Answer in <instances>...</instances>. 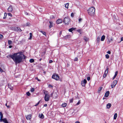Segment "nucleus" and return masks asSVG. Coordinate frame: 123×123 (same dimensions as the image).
<instances>
[{
	"mask_svg": "<svg viewBox=\"0 0 123 123\" xmlns=\"http://www.w3.org/2000/svg\"><path fill=\"white\" fill-rule=\"evenodd\" d=\"M102 90V87H99L98 89V92L99 93Z\"/></svg>",
	"mask_w": 123,
	"mask_h": 123,
	"instance_id": "2f4dec72",
	"label": "nucleus"
},
{
	"mask_svg": "<svg viewBox=\"0 0 123 123\" xmlns=\"http://www.w3.org/2000/svg\"><path fill=\"white\" fill-rule=\"evenodd\" d=\"M29 61L30 62L32 63L34 62V59H31Z\"/></svg>",
	"mask_w": 123,
	"mask_h": 123,
	"instance_id": "cd10ccee",
	"label": "nucleus"
},
{
	"mask_svg": "<svg viewBox=\"0 0 123 123\" xmlns=\"http://www.w3.org/2000/svg\"><path fill=\"white\" fill-rule=\"evenodd\" d=\"M30 38H29V39L31 40L32 39V34L31 33H30Z\"/></svg>",
	"mask_w": 123,
	"mask_h": 123,
	"instance_id": "a878e982",
	"label": "nucleus"
},
{
	"mask_svg": "<svg viewBox=\"0 0 123 123\" xmlns=\"http://www.w3.org/2000/svg\"><path fill=\"white\" fill-rule=\"evenodd\" d=\"M7 15L8 16H11V17L12 16V14L11 13H8Z\"/></svg>",
	"mask_w": 123,
	"mask_h": 123,
	"instance_id": "4c0bfd02",
	"label": "nucleus"
},
{
	"mask_svg": "<svg viewBox=\"0 0 123 123\" xmlns=\"http://www.w3.org/2000/svg\"><path fill=\"white\" fill-rule=\"evenodd\" d=\"M67 105V104L65 103H63L62 105V107H66Z\"/></svg>",
	"mask_w": 123,
	"mask_h": 123,
	"instance_id": "bb28decb",
	"label": "nucleus"
},
{
	"mask_svg": "<svg viewBox=\"0 0 123 123\" xmlns=\"http://www.w3.org/2000/svg\"><path fill=\"white\" fill-rule=\"evenodd\" d=\"M109 94V92L108 91L107 92L105 93V96L106 97H108Z\"/></svg>",
	"mask_w": 123,
	"mask_h": 123,
	"instance_id": "ddd939ff",
	"label": "nucleus"
},
{
	"mask_svg": "<svg viewBox=\"0 0 123 123\" xmlns=\"http://www.w3.org/2000/svg\"><path fill=\"white\" fill-rule=\"evenodd\" d=\"M105 36L104 35H103L101 38V40L102 41H103L105 38Z\"/></svg>",
	"mask_w": 123,
	"mask_h": 123,
	"instance_id": "f3484780",
	"label": "nucleus"
},
{
	"mask_svg": "<svg viewBox=\"0 0 123 123\" xmlns=\"http://www.w3.org/2000/svg\"><path fill=\"white\" fill-rule=\"evenodd\" d=\"M90 77H88L87 78V80H88L89 81L90 80Z\"/></svg>",
	"mask_w": 123,
	"mask_h": 123,
	"instance_id": "c03bdc74",
	"label": "nucleus"
},
{
	"mask_svg": "<svg viewBox=\"0 0 123 123\" xmlns=\"http://www.w3.org/2000/svg\"><path fill=\"white\" fill-rule=\"evenodd\" d=\"M6 57L8 58H11L14 62L17 64L21 62L23 58L24 59L25 58V56L22 52H19L14 53L12 55H8L6 56Z\"/></svg>",
	"mask_w": 123,
	"mask_h": 123,
	"instance_id": "f257e3e1",
	"label": "nucleus"
},
{
	"mask_svg": "<svg viewBox=\"0 0 123 123\" xmlns=\"http://www.w3.org/2000/svg\"><path fill=\"white\" fill-rule=\"evenodd\" d=\"M87 11L88 13L90 15L93 16L95 13V9L94 7H92L89 8Z\"/></svg>",
	"mask_w": 123,
	"mask_h": 123,
	"instance_id": "f03ea898",
	"label": "nucleus"
},
{
	"mask_svg": "<svg viewBox=\"0 0 123 123\" xmlns=\"http://www.w3.org/2000/svg\"><path fill=\"white\" fill-rule=\"evenodd\" d=\"M87 83V81L86 80L84 79L83 81H82L81 82V84L83 86H84L85 84Z\"/></svg>",
	"mask_w": 123,
	"mask_h": 123,
	"instance_id": "1a4fd4ad",
	"label": "nucleus"
},
{
	"mask_svg": "<svg viewBox=\"0 0 123 123\" xmlns=\"http://www.w3.org/2000/svg\"><path fill=\"white\" fill-rule=\"evenodd\" d=\"M121 41H123V37H122L121 38Z\"/></svg>",
	"mask_w": 123,
	"mask_h": 123,
	"instance_id": "4d7b16f0",
	"label": "nucleus"
},
{
	"mask_svg": "<svg viewBox=\"0 0 123 123\" xmlns=\"http://www.w3.org/2000/svg\"><path fill=\"white\" fill-rule=\"evenodd\" d=\"M77 31H78L79 32H80V30H77Z\"/></svg>",
	"mask_w": 123,
	"mask_h": 123,
	"instance_id": "680f3d73",
	"label": "nucleus"
},
{
	"mask_svg": "<svg viewBox=\"0 0 123 123\" xmlns=\"http://www.w3.org/2000/svg\"><path fill=\"white\" fill-rule=\"evenodd\" d=\"M35 79H36L38 81H40V80H39V79H38V78L37 77H35Z\"/></svg>",
	"mask_w": 123,
	"mask_h": 123,
	"instance_id": "37998d69",
	"label": "nucleus"
},
{
	"mask_svg": "<svg viewBox=\"0 0 123 123\" xmlns=\"http://www.w3.org/2000/svg\"><path fill=\"white\" fill-rule=\"evenodd\" d=\"M14 31H16L18 32H20L22 31L21 29L18 27H15L13 29Z\"/></svg>",
	"mask_w": 123,
	"mask_h": 123,
	"instance_id": "0eeeda50",
	"label": "nucleus"
},
{
	"mask_svg": "<svg viewBox=\"0 0 123 123\" xmlns=\"http://www.w3.org/2000/svg\"><path fill=\"white\" fill-rule=\"evenodd\" d=\"M108 69H109V68H108L107 67V68H106V70H105L108 71Z\"/></svg>",
	"mask_w": 123,
	"mask_h": 123,
	"instance_id": "864d4df0",
	"label": "nucleus"
},
{
	"mask_svg": "<svg viewBox=\"0 0 123 123\" xmlns=\"http://www.w3.org/2000/svg\"><path fill=\"white\" fill-rule=\"evenodd\" d=\"M3 37V36L2 35L0 34V40H1V39H2Z\"/></svg>",
	"mask_w": 123,
	"mask_h": 123,
	"instance_id": "c9c22d12",
	"label": "nucleus"
},
{
	"mask_svg": "<svg viewBox=\"0 0 123 123\" xmlns=\"http://www.w3.org/2000/svg\"><path fill=\"white\" fill-rule=\"evenodd\" d=\"M3 121L4 123H9L7 120L6 118H5L3 119V120H2V122Z\"/></svg>",
	"mask_w": 123,
	"mask_h": 123,
	"instance_id": "4468645a",
	"label": "nucleus"
},
{
	"mask_svg": "<svg viewBox=\"0 0 123 123\" xmlns=\"http://www.w3.org/2000/svg\"><path fill=\"white\" fill-rule=\"evenodd\" d=\"M49 23L50 25L49 26V28L50 29L51 27L53 26V22L51 21H49Z\"/></svg>",
	"mask_w": 123,
	"mask_h": 123,
	"instance_id": "dca6fc26",
	"label": "nucleus"
},
{
	"mask_svg": "<svg viewBox=\"0 0 123 123\" xmlns=\"http://www.w3.org/2000/svg\"><path fill=\"white\" fill-rule=\"evenodd\" d=\"M12 47V46H11V45H10L9 46V48H11Z\"/></svg>",
	"mask_w": 123,
	"mask_h": 123,
	"instance_id": "052dcab7",
	"label": "nucleus"
},
{
	"mask_svg": "<svg viewBox=\"0 0 123 123\" xmlns=\"http://www.w3.org/2000/svg\"><path fill=\"white\" fill-rule=\"evenodd\" d=\"M80 100H79L78 102V103H77L76 104V105H79L80 103Z\"/></svg>",
	"mask_w": 123,
	"mask_h": 123,
	"instance_id": "ea45409f",
	"label": "nucleus"
},
{
	"mask_svg": "<svg viewBox=\"0 0 123 123\" xmlns=\"http://www.w3.org/2000/svg\"><path fill=\"white\" fill-rule=\"evenodd\" d=\"M117 116V113H116L115 114L114 117V119H116Z\"/></svg>",
	"mask_w": 123,
	"mask_h": 123,
	"instance_id": "5701e85b",
	"label": "nucleus"
},
{
	"mask_svg": "<svg viewBox=\"0 0 123 123\" xmlns=\"http://www.w3.org/2000/svg\"><path fill=\"white\" fill-rule=\"evenodd\" d=\"M4 15H5H5H6H6H7V14H6V13H5V14H4Z\"/></svg>",
	"mask_w": 123,
	"mask_h": 123,
	"instance_id": "e2e57ef3",
	"label": "nucleus"
},
{
	"mask_svg": "<svg viewBox=\"0 0 123 123\" xmlns=\"http://www.w3.org/2000/svg\"><path fill=\"white\" fill-rule=\"evenodd\" d=\"M69 5V3H67L65 5V7L67 8H68V6Z\"/></svg>",
	"mask_w": 123,
	"mask_h": 123,
	"instance_id": "b1692460",
	"label": "nucleus"
},
{
	"mask_svg": "<svg viewBox=\"0 0 123 123\" xmlns=\"http://www.w3.org/2000/svg\"><path fill=\"white\" fill-rule=\"evenodd\" d=\"M52 94H53V93H52L51 94V95L52 96Z\"/></svg>",
	"mask_w": 123,
	"mask_h": 123,
	"instance_id": "774afa93",
	"label": "nucleus"
},
{
	"mask_svg": "<svg viewBox=\"0 0 123 123\" xmlns=\"http://www.w3.org/2000/svg\"><path fill=\"white\" fill-rule=\"evenodd\" d=\"M117 73L118 71H116L115 73V75L112 79L113 80H114L115 78V77H116V76L117 75Z\"/></svg>",
	"mask_w": 123,
	"mask_h": 123,
	"instance_id": "aec40b11",
	"label": "nucleus"
},
{
	"mask_svg": "<svg viewBox=\"0 0 123 123\" xmlns=\"http://www.w3.org/2000/svg\"><path fill=\"white\" fill-rule=\"evenodd\" d=\"M47 105L46 104H45L44 105V106L46 107L47 106Z\"/></svg>",
	"mask_w": 123,
	"mask_h": 123,
	"instance_id": "6e6d98bb",
	"label": "nucleus"
},
{
	"mask_svg": "<svg viewBox=\"0 0 123 123\" xmlns=\"http://www.w3.org/2000/svg\"><path fill=\"white\" fill-rule=\"evenodd\" d=\"M105 57L107 59H108L109 57V55L107 54L105 55Z\"/></svg>",
	"mask_w": 123,
	"mask_h": 123,
	"instance_id": "473e14b6",
	"label": "nucleus"
},
{
	"mask_svg": "<svg viewBox=\"0 0 123 123\" xmlns=\"http://www.w3.org/2000/svg\"><path fill=\"white\" fill-rule=\"evenodd\" d=\"M113 38H111L110 40H109L107 41V43L108 44H109L111 42H112L113 41Z\"/></svg>",
	"mask_w": 123,
	"mask_h": 123,
	"instance_id": "412c9836",
	"label": "nucleus"
},
{
	"mask_svg": "<svg viewBox=\"0 0 123 123\" xmlns=\"http://www.w3.org/2000/svg\"><path fill=\"white\" fill-rule=\"evenodd\" d=\"M100 37H97V43H98L99 41H100Z\"/></svg>",
	"mask_w": 123,
	"mask_h": 123,
	"instance_id": "393cba45",
	"label": "nucleus"
},
{
	"mask_svg": "<svg viewBox=\"0 0 123 123\" xmlns=\"http://www.w3.org/2000/svg\"><path fill=\"white\" fill-rule=\"evenodd\" d=\"M78 60V58L77 57H76L75 58L74 61H77Z\"/></svg>",
	"mask_w": 123,
	"mask_h": 123,
	"instance_id": "3c124183",
	"label": "nucleus"
},
{
	"mask_svg": "<svg viewBox=\"0 0 123 123\" xmlns=\"http://www.w3.org/2000/svg\"><path fill=\"white\" fill-rule=\"evenodd\" d=\"M49 87H52L53 86H52L51 85H49Z\"/></svg>",
	"mask_w": 123,
	"mask_h": 123,
	"instance_id": "5fc2aeb1",
	"label": "nucleus"
},
{
	"mask_svg": "<svg viewBox=\"0 0 123 123\" xmlns=\"http://www.w3.org/2000/svg\"><path fill=\"white\" fill-rule=\"evenodd\" d=\"M39 117L40 118H44V116L42 114L41 115L40 114L39 116Z\"/></svg>",
	"mask_w": 123,
	"mask_h": 123,
	"instance_id": "4be33fe9",
	"label": "nucleus"
},
{
	"mask_svg": "<svg viewBox=\"0 0 123 123\" xmlns=\"http://www.w3.org/2000/svg\"><path fill=\"white\" fill-rule=\"evenodd\" d=\"M7 108H9L10 107V106L9 105H7Z\"/></svg>",
	"mask_w": 123,
	"mask_h": 123,
	"instance_id": "bf43d9fd",
	"label": "nucleus"
},
{
	"mask_svg": "<svg viewBox=\"0 0 123 123\" xmlns=\"http://www.w3.org/2000/svg\"><path fill=\"white\" fill-rule=\"evenodd\" d=\"M53 62V61L51 60H50L49 61V63H51Z\"/></svg>",
	"mask_w": 123,
	"mask_h": 123,
	"instance_id": "09e8293b",
	"label": "nucleus"
},
{
	"mask_svg": "<svg viewBox=\"0 0 123 123\" xmlns=\"http://www.w3.org/2000/svg\"><path fill=\"white\" fill-rule=\"evenodd\" d=\"M71 16L72 17H73L74 16V14L73 13H72L71 14Z\"/></svg>",
	"mask_w": 123,
	"mask_h": 123,
	"instance_id": "49530a36",
	"label": "nucleus"
},
{
	"mask_svg": "<svg viewBox=\"0 0 123 123\" xmlns=\"http://www.w3.org/2000/svg\"><path fill=\"white\" fill-rule=\"evenodd\" d=\"M73 98H72L70 100V103H72L73 102Z\"/></svg>",
	"mask_w": 123,
	"mask_h": 123,
	"instance_id": "79ce46f5",
	"label": "nucleus"
},
{
	"mask_svg": "<svg viewBox=\"0 0 123 123\" xmlns=\"http://www.w3.org/2000/svg\"><path fill=\"white\" fill-rule=\"evenodd\" d=\"M52 78L56 80H58L59 79V77L58 75L55 74L53 75Z\"/></svg>",
	"mask_w": 123,
	"mask_h": 123,
	"instance_id": "39448f33",
	"label": "nucleus"
},
{
	"mask_svg": "<svg viewBox=\"0 0 123 123\" xmlns=\"http://www.w3.org/2000/svg\"><path fill=\"white\" fill-rule=\"evenodd\" d=\"M40 101H39L37 103V104H36L35 105V106H37L39 104V103H40Z\"/></svg>",
	"mask_w": 123,
	"mask_h": 123,
	"instance_id": "a19ab883",
	"label": "nucleus"
},
{
	"mask_svg": "<svg viewBox=\"0 0 123 123\" xmlns=\"http://www.w3.org/2000/svg\"><path fill=\"white\" fill-rule=\"evenodd\" d=\"M111 106V104L110 103H108L106 107L108 109H109Z\"/></svg>",
	"mask_w": 123,
	"mask_h": 123,
	"instance_id": "2eb2a0df",
	"label": "nucleus"
},
{
	"mask_svg": "<svg viewBox=\"0 0 123 123\" xmlns=\"http://www.w3.org/2000/svg\"><path fill=\"white\" fill-rule=\"evenodd\" d=\"M34 91H35L34 88H32L31 89V92H34Z\"/></svg>",
	"mask_w": 123,
	"mask_h": 123,
	"instance_id": "7c9ffc66",
	"label": "nucleus"
},
{
	"mask_svg": "<svg viewBox=\"0 0 123 123\" xmlns=\"http://www.w3.org/2000/svg\"><path fill=\"white\" fill-rule=\"evenodd\" d=\"M107 53L109 54H110L111 53V52L110 51H107Z\"/></svg>",
	"mask_w": 123,
	"mask_h": 123,
	"instance_id": "8fccbe9b",
	"label": "nucleus"
},
{
	"mask_svg": "<svg viewBox=\"0 0 123 123\" xmlns=\"http://www.w3.org/2000/svg\"><path fill=\"white\" fill-rule=\"evenodd\" d=\"M117 83V81L116 80H114L111 85L112 88L114 87Z\"/></svg>",
	"mask_w": 123,
	"mask_h": 123,
	"instance_id": "423d86ee",
	"label": "nucleus"
},
{
	"mask_svg": "<svg viewBox=\"0 0 123 123\" xmlns=\"http://www.w3.org/2000/svg\"><path fill=\"white\" fill-rule=\"evenodd\" d=\"M47 92H46V93L45 92H44V94H45L44 98V100L45 101H47L49 100L50 98V96L47 93Z\"/></svg>",
	"mask_w": 123,
	"mask_h": 123,
	"instance_id": "20e7f679",
	"label": "nucleus"
},
{
	"mask_svg": "<svg viewBox=\"0 0 123 123\" xmlns=\"http://www.w3.org/2000/svg\"><path fill=\"white\" fill-rule=\"evenodd\" d=\"M26 118L27 120L30 119L31 118V115H27L26 117Z\"/></svg>",
	"mask_w": 123,
	"mask_h": 123,
	"instance_id": "f8f14e48",
	"label": "nucleus"
},
{
	"mask_svg": "<svg viewBox=\"0 0 123 123\" xmlns=\"http://www.w3.org/2000/svg\"><path fill=\"white\" fill-rule=\"evenodd\" d=\"M62 20L61 19H59L57 20L56 21V23L57 24H59L62 23Z\"/></svg>",
	"mask_w": 123,
	"mask_h": 123,
	"instance_id": "9b49d317",
	"label": "nucleus"
},
{
	"mask_svg": "<svg viewBox=\"0 0 123 123\" xmlns=\"http://www.w3.org/2000/svg\"><path fill=\"white\" fill-rule=\"evenodd\" d=\"M40 32H41L42 33H43V35H45L46 33L45 32L43 31H40Z\"/></svg>",
	"mask_w": 123,
	"mask_h": 123,
	"instance_id": "f704fd0d",
	"label": "nucleus"
},
{
	"mask_svg": "<svg viewBox=\"0 0 123 123\" xmlns=\"http://www.w3.org/2000/svg\"><path fill=\"white\" fill-rule=\"evenodd\" d=\"M60 35H61L62 34V32L61 31L60 32Z\"/></svg>",
	"mask_w": 123,
	"mask_h": 123,
	"instance_id": "69168bd1",
	"label": "nucleus"
},
{
	"mask_svg": "<svg viewBox=\"0 0 123 123\" xmlns=\"http://www.w3.org/2000/svg\"><path fill=\"white\" fill-rule=\"evenodd\" d=\"M0 122H2V120H3V114L2 113V112H0Z\"/></svg>",
	"mask_w": 123,
	"mask_h": 123,
	"instance_id": "9d476101",
	"label": "nucleus"
},
{
	"mask_svg": "<svg viewBox=\"0 0 123 123\" xmlns=\"http://www.w3.org/2000/svg\"><path fill=\"white\" fill-rule=\"evenodd\" d=\"M5 105L7 106V103H6V104H5Z\"/></svg>",
	"mask_w": 123,
	"mask_h": 123,
	"instance_id": "338daca9",
	"label": "nucleus"
},
{
	"mask_svg": "<svg viewBox=\"0 0 123 123\" xmlns=\"http://www.w3.org/2000/svg\"><path fill=\"white\" fill-rule=\"evenodd\" d=\"M108 71L105 70V74H107L108 73Z\"/></svg>",
	"mask_w": 123,
	"mask_h": 123,
	"instance_id": "603ef678",
	"label": "nucleus"
},
{
	"mask_svg": "<svg viewBox=\"0 0 123 123\" xmlns=\"http://www.w3.org/2000/svg\"><path fill=\"white\" fill-rule=\"evenodd\" d=\"M75 28H72L69 29L68 30V31L70 32H72L73 30H75Z\"/></svg>",
	"mask_w": 123,
	"mask_h": 123,
	"instance_id": "6ab92c4d",
	"label": "nucleus"
},
{
	"mask_svg": "<svg viewBox=\"0 0 123 123\" xmlns=\"http://www.w3.org/2000/svg\"><path fill=\"white\" fill-rule=\"evenodd\" d=\"M106 75H107L106 74H105V73L104 74V75H103V77H104V78L106 76Z\"/></svg>",
	"mask_w": 123,
	"mask_h": 123,
	"instance_id": "de8ad7c7",
	"label": "nucleus"
},
{
	"mask_svg": "<svg viewBox=\"0 0 123 123\" xmlns=\"http://www.w3.org/2000/svg\"><path fill=\"white\" fill-rule=\"evenodd\" d=\"M75 123H80V122L78 121H77L75 122Z\"/></svg>",
	"mask_w": 123,
	"mask_h": 123,
	"instance_id": "13d9d810",
	"label": "nucleus"
},
{
	"mask_svg": "<svg viewBox=\"0 0 123 123\" xmlns=\"http://www.w3.org/2000/svg\"><path fill=\"white\" fill-rule=\"evenodd\" d=\"M13 7L12 6H10L8 8V11L9 12H11L13 10Z\"/></svg>",
	"mask_w": 123,
	"mask_h": 123,
	"instance_id": "6e6552de",
	"label": "nucleus"
},
{
	"mask_svg": "<svg viewBox=\"0 0 123 123\" xmlns=\"http://www.w3.org/2000/svg\"><path fill=\"white\" fill-rule=\"evenodd\" d=\"M82 19L81 18H80L79 19V23H80L82 20Z\"/></svg>",
	"mask_w": 123,
	"mask_h": 123,
	"instance_id": "58836bf2",
	"label": "nucleus"
},
{
	"mask_svg": "<svg viewBox=\"0 0 123 123\" xmlns=\"http://www.w3.org/2000/svg\"><path fill=\"white\" fill-rule=\"evenodd\" d=\"M30 23L29 22H27L26 24V26H30Z\"/></svg>",
	"mask_w": 123,
	"mask_h": 123,
	"instance_id": "72a5a7b5",
	"label": "nucleus"
},
{
	"mask_svg": "<svg viewBox=\"0 0 123 123\" xmlns=\"http://www.w3.org/2000/svg\"><path fill=\"white\" fill-rule=\"evenodd\" d=\"M53 16H50V18H53Z\"/></svg>",
	"mask_w": 123,
	"mask_h": 123,
	"instance_id": "0e129e2a",
	"label": "nucleus"
},
{
	"mask_svg": "<svg viewBox=\"0 0 123 123\" xmlns=\"http://www.w3.org/2000/svg\"><path fill=\"white\" fill-rule=\"evenodd\" d=\"M26 94L28 96H29L30 95V93L29 92H26Z\"/></svg>",
	"mask_w": 123,
	"mask_h": 123,
	"instance_id": "e433bc0d",
	"label": "nucleus"
},
{
	"mask_svg": "<svg viewBox=\"0 0 123 123\" xmlns=\"http://www.w3.org/2000/svg\"><path fill=\"white\" fill-rule=\"evenodd\" d=\"M8 43L9 45H11L12 43V42L11 40H9L8 41Z\"/></svg>",
	"mask_w": 123,
	"mask_h": 123,
	"instance_id": "c756f323",
	"label": "nucleus"
},
{
	"mask_svg": "<svg viewBox=\"0 0 123 123\" xmlns=\"http://www.w3.org/2000/svg\"><path fill=\"white\" fill-rule=\"evenodd\" d=\"M0 72H3V70L0 67Z\"/></svg>",
	"mask_w": 123,
	"mask_h": 123,
	"instance_id": "a18cd8bd",
	"label": "nucleus"
},
{
	"mask_svg": "<svg viewBox=\"0 0 123 123\" xmlns=\"http://www.w3.org/2000/svg\"><path fill=\"white\" fill-rule=\"evenodd\" d=\"M70 19L68 17L65 18L63 19V22L65 24L69 25L70 23Z\"/></svg>",
	"mask_w": 123,
	"mask_h": 123,
	"instance_id": "7ed1b4c3",
	"label": "nucleus"
},
{
	"mask_svg": "<svg viewBox=\"0 0 123 123\" xmlns=\"http://www.w3.org/2000/svg\"><path fill=\"white\" fill-rule=\"evenodd\" d=\"M8 87L9 88H10L11 90H13V86H12L10 84H8Z\"/></svg>",
	"mask_w": 123,
	"mask_h": 123,
	"instance_id": "a211bd4d",
	"label": "nucleus"
},
{
	"mask_svg": "<svg viewBox=\"0 0 123 123\" xmlns=\"http://www.w3.org/2000/svg\"><path fill=\"white\" fill-rule=\"evenodd\" d=\"M84 39L85 40V41L86 42L88 41V38L86 37H85L84 38Z\"/></svg>",
	"mask_w": 123,
	"mask_h": 123,
	"instance_id": "c85d7f7f",
	"label": "nucleus"
}]
</instances>
